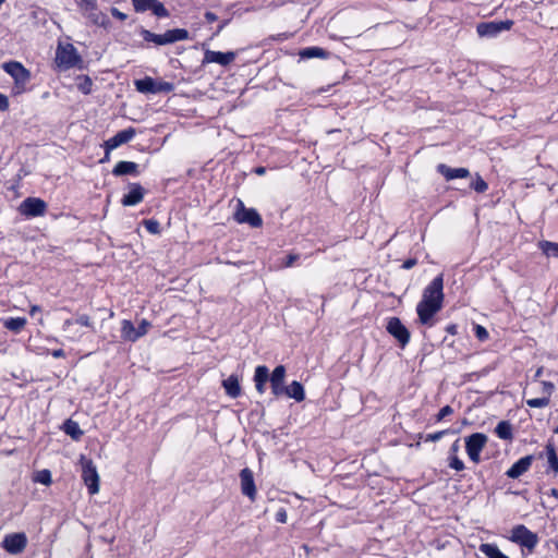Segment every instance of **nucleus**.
Here are the masks:
<instances>
[{"label": "nucleus", "instance_id": "obj_16", "mask_svg": "<svg viewBox=\"0 0 558 558\" xmlns=\"http://www.w3.org/2000/svg\"><path fill=\"white\" fill-rule=\"evenodd\" d=\"M286 367L283 365H278L275 367L272 373L270 374V387L271 392L275 397H280L283 395V391L286 390L287 386H284V378H286Z\"/></svg>", "mask_w": 558, "mask_h": 558}, {"label": "nucleus", "instance_id": "obj_28", "mask_svg": "<svg viewBox=\"0 0 558 558\" xmlns=\"http://www.w3.org/2000/svg\"><path fill=\"white\" fill-rule=\"evenodd\" d=\"M495 434L502 440H512V425L509 421H500L495 427Z\"/></svg>", "mask_w": 558, "mask_h": 558}, {"label": "nucleus", "instance_id": "obj_4", "mask_svg": "<svg viewBox=\"0 0 558 558\" xmlns=\"http://www.w3.org/2000/svg\"><path fill=\"white\" fill-rule=\"evenodd\" d=\"M2 69L13 78L15 93L24 92L25 85L31 80V72L19 61L4 62Z\"/></svg>", "mask_w": 558, "mask_h": 558}, {"label": "nucleus", "instance_id": "obj_40", "mask_svg": "<svg viewBox=\"0 0 558 558\" xmlns=\"http://www.w3.org/2000/svg\"><path fill=\"white\" fill-rule=\"evenodd\" d=\"M448 465L456 471H463L465 469L464 462L454 454L448 457Z\"/></svg>", "mask_w": 558, "mask_h": 558}, {"label": "nucleus", "instance_id": "obj_33", "mask_svg": "<svg viewBox=\"0 0 558 558\" xmlns=\"http://www.w3.org/2000/svg\"><path fill=\"white\" fill-rule=\"evenodd\" d=\"M270 379L269 369L266 365H258L254 372V383H267Z\"/></svg>", "mask_w": 558, "mask_h": 558}, {"label": "nucleus", "instance_id": "obj_48", "mask_svg": "<svg viewBox=\"0 0 558 558\" xmlns=\"http://www.w3.org/2000/svg\"><path fill=\"white\" fill-rule=\"evenodd\" d=\"M276 521L279 522V523H286L287 522V519H288V514H287V510L284 508H280L277 512H276Z\"/></svg>", "mask_w": 558, "mask_h": 558}, {"label": "nucleus", "instance_id": "obj_35", "mask_svg": "<svg viewBox=\"0 0 558 558\" xmlns=\"http://www.w3.org/2000/svg\"><path fill=\"white\" fill-rule=\"evenodd\" d=\"M34 481L36 483H40L43 485H47L48 486L52 482V480H51V472L49 470H47V469L38 471L35 474Z\"/></svg>", "mask_w": 558, "mask_h": 558}, {"label": "nucleus", "instance_id": "obj_15", "mask_svg": "<svg viewBox=\"0 0 558 558\" xmlns=\"http://www.w3.org/2000/svg\"><path fill=\"white\" fill-rule=\"evenodd\" d=\"M129 192L123 195L121 204L123 206H135L140 204L145 196V189L140 183H129Z\"/></svg>", "mask_w": 558, "mask_h": 558}, {"label": "nucleus", "instance_id": "obj_63", "mask_svg": "<svg viewBox=\"0 0 558 558\" xmlns=\"http://www.w3.org/2000/svg\"><path fill=\"white\" fill-rule=\"evenodd\" d=\"M555 250L557 251V255H558V244H555Z\"/></svg>", "mask_w": 558, "mask_h": 558}, {"label": "nucleus", "instance_id": "obj_14", "mask_svg": "<svg viewBox=\"0 0 558 558\" xmlns=\"http://www.w3.org/2000/svg\"><path fill=\"white\" fill-rule=\"evenodd\" d=\"M136 134L134 128H128L119 131L114 136L105 142L106 157L110 155L112 149H116L122 144L130 142Z\"/></svg>", "mask_w": 558, "mask_h": 558}, {"label": "nucleus", "instance_id": "obj_46", "mask_svg": "<svg viewBox=\"0 0 558 558\" xmlns=\"http://www.w3.org/2000/svg\"><path fill=\"white\" fill-rule=\"evenodd\" d=\"M474 330H475V336L480 341H485L486 339H488V331L486 330L485 327H483L481 325H476Z\"/></svg>", "mask_w": 558, "mask_h": 558}, {"label": "nucleus", "instance_id": "obj_41", "mask_svg": "<svg viewBox=\"0 0 558 558\" xmlns=\"http://www.w3.org/2000/svg\"><path fill=\"white\" fill-rule=\"evenodd\" d=\"M136 12H145L150 9L154 0H132Z\"/></svg>", "mask_w": 558, "mask_h": 558}, {"label": "nucleus", "instance_id": "obj_25", "mask_svg": "<svg viewBox=\"0 0 558 558\" xmlns=\"http://www.w3.org/2000/svg\"><path fill=\"white\" fill-rule=\"evenodd\" d=\"M62 429L68 436H70L75 441L80 440L84 435V432L80 428L78 423L71 418H68L63 423Z\"/></svg>", "mask_w": 558, "mask_h": 558}, {"label": "nucleus", "instance_id": "obj_45", "mask_svg": "<svg viewBox=\"0 0 558 558\" xmlns=\"http://www.w3.org/2000/svg\"><path fill=\"white\" fill-rule=\"evenodd\" d=\"M453 413V409L450 407V405H445L442 407L439 412L437 413L436 415V421L437 422H440L442 421L446 416H449Z\"/></svg>", "mask_w": 558, "mask_h": 558}, {"label": "nucleus", "instance_id": "obj_37", "mask_svg": "<svg viewBox=\"0 0 558 558\" xmlns=\"http://www.w3.org/2000/svg\"><path fill=\"white\" fill-rule=\"evenodd\" d=\"M81 78H82V82L78 83V85H77L78 89L84 95L90 94L92 93V86H93L92 78L88 75H83Z\"/></svg>", "mask_w": 558, "mask_h": 558}, {"label": "nucleus", "instance_id": "obj_9", "mask_svg": "<svg viewBox=\"0 0 558 558\" xmlns=\"http://www.w3.org/2000/svg\"><path fill=\"white\" fill-rule=\"evenodd\" d=\"M487 436L483 433H474L465 438V450L474 463L481 461V452L487 444Z\"/></svg>", "mask_w": 558, "mask_h": 558}, {"label": "nucleus", "instance_id": "obj_34", "mask_svg": "<svg viewBox=\"0 0 558 558\" xmlns=\"http://www.w3.org/2000/svg\"><path fill=\"white\" fill-rule=\"evenodd\" d=\"M470 187L477 193H484L487 191L488 184L485 182V180L478 173H476V177L471 182Z\"/></svg>", "mask_w": 558, "mask_h": 558}, {"label": "nucleus", "instance_id": "obj_30", "mask_svg": "<svg viewBox=\"0 0 558 558\" xmlns=\"http://www.w3.org/2000/svg\"><path fill=\"white\" fill-rule=\"evenodd\" d=\"M25 317H9L3 319V326L15 333H19L26 325Z\"/></svg>", "mask_w": 558, "mask_h": 558}, {"label": "nucleus", "instance_id": "obj_11", "mask_svg": "<svg viewBox=\"0 0 558 558\" xmlns=\"http://www.w3.org/2000/svg\"><path fill=\"white\" fill-rule=\"evenodd\" d=\"M234 220L239 223H247L252 228L263 226V219L258 211L255 208H246L241 199L238 201Z\"/></svg>", "mask_w": 558, "mask_h": 558}, {"label": "nucleus", "instance_id": "obj_47", "mask_svg": "<svg viewBox=\"0 0 558 558\" xmlns=\"http://www.w3.org/2000/svg\"><path fill=\"white\" fill-rule=\"evenodd\" d=\"M299 258H300L299 254L290 253V254L287 255V257H286V259H284L282 265L284 267H291Z\"/></svg>", "mask_w": 558, "mask_h": 558}, {"label": "nucleus", "instance_id": "obj_31", "mask_svg": "<svg viewBox=\"0 0 558 558\" xmlns=\"http://www.w3.org/2000/svg\"><path fill=\"white\" fill-rule=\"evenodd\" d=\"M480 551L483 553L488 558H509L495 544H482L480 546Z\"/></svg>", "mask_w": 558, "mask_h": 558}, {"label": "nucleus", "instance_id": "obj_7", "mask_svg": "<svg viewBox=\"0 0 558 558\" xmlns=\"http://www.w3.org/2000/svg\"><path fill=\"white\" fill-rule=\"evenodd\" d=\"M82 478L87 486L88 493L95 495L99 492V475L92 459L81 457Z\"/></svg>", "mask_w": 558, "mask_h": 558}, {"label": "nucleus", "instance_id": "obj_5", "mask_svg": "<svg viewBox=\"0 0 558 558\" xmlns=\"http://www.w3.org/2000/svg\"><path fill=\"white\" fill-rule=\"evenodd\" d=\"M510 541L527 548L532 553L538 544V536L536 533L530 531L525 525L518 524L511 530Z\"/></svg>", "mask_w": 558, "mask_h": 558}, {"label": "nucleus", "instance_id": "obj_8", "mask_svg": "<svg viewBox=\"0 0 558 558\" xmlns=\"http://www.w3.org/2000/svg\"><path fill=\"white\" fill-rule=\"evenodd\" d=\"M512 26V20L482 22L477 24L476 32L480 37L493 38L505 31H509Z\"/></svg>", "mask_w": 558, "mask_h": 558}, {"label": "nucleus", "instance_id": "obj_39", "mask_svg": "<svg viewBox=\"0 0 558 558\" xmlns=\"http://www.w3.org/2000/svg\"><path fill=\"white\" fill-rule=\"evenodd\" d=\"M146 230L151 234L160 233V223L156 219H146L143 221Z\"/></svg>", "mask_w": 558, "mask_h": 558}, {"label": "nucleus", "instance_id": "obj_61", "mask_svg": "<svg viewBox=\"0 0 558 558\" xmlns=\"http://www.w3.org/2000/svg\"><path fill=\"white\" fill-rule=\"evenodd\" d=\"M107 160H109V156H108V157H106V156H105L100 161H101V162H105V161H107Z\"/></svg>", "mask_w": 558, "mask_h": 558}, {"label": "nucleus", "instance_id": "obj_19", "mask_svg": "<svg viewBox=\"0 0 558 558\" xmlns=\"http://www.w3.org/2000/svg\"><path fill=\"white\" fill-rule=\"evenodd\" d=\"M533 454L520 458L506 471V475L509 478H519L521 475L529 471L533 463Z\"/></svg>", "mask_w": 558, "mask_h": 558}, {"label": "nucleus", "instance_id": "obj_22", "mask_svg": "<svg viewBox=\"0 0 558 558\" xmlns=\"http://www.w3.org/2000/svg\"><path fill=\"white\" fill-rule=\"evenodd\" d=\"M112 174L114 177H123V175H138V165L133 161H119L114 168L112 169Z\"/></svg>", "mask_w": 558, "mask_h": 558}, {"label": "nucleus", "instance_id": "obj_24", "mask_svg": "<svg viewBox=\"0 0 558 558\" xmlns=\"http://www.w3.org/2000/svg\"><path fill=\"white\" fill-rule=\"evenodd\" d=\"M283 395L294 399L296 402H302L305 399L304 387L298 380H293L289 386H287Z\"/></svg>", "mask_w": 558, "mask_h": 558}, {"label": "nucleus", "instance_id": "obj_29", "mask_svg": "<svg viewBox=\"0 0 558 558\" xmlns=\"http://www.w3.org/2000/svg\"><path fill=\"white\" fill-rule=\"evenodd\" d=\"M74 323L94 329V325L90 322L89 316L85 315V314H80V315L76 316L75 320H73L71 318L65 319L63 325H62V330L65 331V332L69 331Z\"/></svg>", "mask_w": 558, "mask_h": 558}, {"label": "nucleus", "instance_id": "obj_13", "mask_svg": "<svg viewBox=\"0 0 558 558\" xmlns=\"http://www.w3.org/2000/svg\"><path fill=\"white\" fill-rule=\"evenodd\" d=\"M19 210L26 217H39L46 213L47 204L41 198L27 197L21 203Z\"/></svg>", "mask_w": 558, "mask_h": 558}, {"label": "nucleus", "instance_id": "obj_49", "mask_svg": "<svg viewBox=\"0 0 558 558\" xmlns=\"http://www.w3.org/2000/svg\"><path fill=\"white\" fill-rule=\"evenodd\" d=\"M543 392L547 393V397L551 395L555 389V386L550 381H542Z\"/></svg>", "mask_w": 558, "mask_h": 558}, {"label": "nucleus", "instance_id": "obj_38", "mask_svg": "<svg viewBox=\"0 0 558 558\" xmlns=\"http://www.w3.org/2000/svg\"><path fill=\"white\" fill-rule=\"evenodd\" d=\"M550 400L549 397H543V398H533L526 400V404L530 408H545L549 404Z\"/></svg>", "mask_w": 558, "mask_h": 558}, {"label": "nucleus", "instance_id": "obj_51", "mask_svg": "<svg viewBox=\"0 0 558 558\" xmlns=\"http://www.w3.org/2000/svg\"><path fill=\"white\" fill-rule=\"evenodd\" d=\"M111 14H112V16H114L116 19H118L120 21H124L128 17V15L125 13L119 11L117 8H111Z\"/></svg>", "mask_w": 558, "mask_h": 558}, {"label": "nucleus", "instance_id": "obj_44", "mask_svg": "<svg viewBox=\"0 0 558 558\" xmlns=\"http://www.w3.org/2000/svg\"><path fill=\"white\" fill-rule=\"evenodd\" d=\"M150 327V323L147 319H142L138 327L136 328L137 340L145 336L148 332V328Z\"/></svg>", "mask_w": 558, "mask_h": 558}, {"label": "nucleus", "instance_id": "obj_1", "mask_svg": "<svg viewBox=\"0 0 558 558\" xmlns=\"http://www.w3.org/2000/svg\"><path fill=\"white\" fill-rule=\"evenodd\" d=\"M444 296V275L439 274L423 290L422 300L417 303L416 313L422 325H433V317L442 307Z\"/></svg>", "mask_w": 558, "mask_h": 558}, {"label": "nucleus", "instance_id": "obj_23", "mask_svg": "<svg viewBox=\"0 0 558 558\" xmlns=\"http://www.w3.org/2000/svg\"><path fill=\"white\" fill-rule=\"evenodd\" d=\"M222 387L226 390V393L230 398H238L241 395V386L238 375H230L227 379L222 381Z\"/></svg>", "mask_w": 558, "mask_h": 558}, {"label": "nucleus", "instance_id": "obj_50", "mask_svg": "<svg viewBox=\"0 0 558 558\" xmlns=\"http://www.w3.org/2000/svg\"><path fill=\"white\" fill-rule=\"evenodd\" d=\"M10 107L9 99L4 94H0V111H7Z\"/></svg>", "mask_w": 558, "mask_h": 558}, {"label": "nucleus", "instance_id": "obj_2", "mask_svg": "<svg viewBox=\"0 0 558 558\" xmlns=\"http://www.w3.org/2000/svg\"><path fill=\"white\" fill-rule=\"evenodd\" d=\"M58 68L62 71H66L73 68L80 70L84 69V61L77 49L72 44H59L56 50L54 59Z\"/></svg>", "mask_w": 558, "mask_h": 558}, {"label": "nucleus", "instance_id": "obj_3", "mask_svg": "<svg viewBox=\"0 0 558 558\" xmlns=\"http://www.w3.org/2000/svg\"><path fill=\"white\" fill-rule=\"evenodd\" d=\"M141 35L145 41L154 43L158 46L169 45L189 38V32L185 28H173L165 34H155L148 29L142 28Z\"/></svg>", "mask_w": 558, "mask_h": 558}, {"label": "nucleus", "instance_id": "obj_56", "mask_svg": "<svg viewBox=\"0 0 558 558\" xmlns=\"http://www.w3.org/2000/svg\"><path fill=\"white\" fill-rule=\"evenodd\" d=\"M229 22H230V20H225V21H222V22L218 25V27H217L216 32L214 33V36H217L218 34H220V32H221V31H222V29L228 25V23H229Z\"/></svg>", "mask_w": 558, "mask_h": 558}, {"label": "nucleus", "instance_id": "obj_43", "mask_svg": "<svg viewBox=\"0 0 558 558\" xmlns=\"http://www.w3.org/2000/svg\"><path fill=\"white\" fill-rule=\"evenodd\" d=\"M80 9L85 13L88 10H94L97 7V0H78Z\"/></svg>", "mask_w": 558, "mask_h": 558}, {"label": "nucleus", "instance_id": "obj_26", "mask_svg": "<svg viewBox=\"0 0 558 558\" xmlns=\"http://www.w3.org/2000/svg\"><path fill=\"white\" fill-rule=\"evenodd\" d=\"M84 14L95 25L106 27L109 24V17L101 11H98L97 7L94 10L86 11Z\"/></svg>", "mask_w": 558, "mask_h": 558}, {"label": "nucleus", "instance_id": "obj_12", "mask_svg": "<svg viewBox=\"0 0 558 558\" xmlns=\"http://www.w3.org/2000/svg\"><path fill=\"white\" fill-rule=\"evenodd\" d=\"M386 330L389 335H391L398 342L401 348H404L410 342V331L402 324L401 319L398 317H390L386 325Z\"/></svg>", "mask_w": 558, "mask_h": 558}, {"label": "nucleus", "instance_id": "obj_42", "mask_svg": "<svg viewBox=\"0 0 558 558\" xmlns=\"http://www.w3.org/2000/svg\"><path fill=\"white\" fill-rule=\"evenodd\" d=\"M449 433H451L450 429H444V430H439L436 433L427 434L422 438L424 439L425 442L438 441L439 439H441L445 435H447Z\"/></svg>", "mask_w": 558, "mask_h": 558}, {"label": "nucleus", "instance_id": "obj_60", "mask_svg": "<svg viewBox=\"0 0 558 558\" xmlns=\"http://www.w3.org/2000/svg\"><path fill=\"white\" fill-rule=\"evenodd\" d=\"M548 495L550 497H554L556 500H558V489L557 488H551L549 492H548Z\"/></svg>", "mask_w": 558, "mask_h": 558}, {"label": "nucleus", "instance_id": "obj_36", "mask_svg": "<svg viewBox=\"0 0 558 558\" xmlns=\"http://www.w3.org/2000/svg\"><path fill=\"white\" fill-rule=\"evenodd\" d=\"M153 11V13L158 16V17H168L169 16V11L165 8V5L157 1V0H154L150 9Z\"/></svg>", "mask_w": 558, "mask_h": 558}, {"label": "nucleus", "instance_id": "obj_27", "mask_svg": "<svg viewBox=\"0 0 558 558\" xmlns=\"http://www.w3.org/2000/svg\"><path fill=\"white\" fill-rule=\"evenodd\" d=\"M121 338L125 341L135 342L137 341V332L131 320H122L121 326Z\"/></svg>", "mask_w": 558, "mask_h": 558}, {"label": "nucleus", "instance_id": "obj_54", "mask_svg": "<svg viewBox=\"0 0 558 558\" xmlns=\"http://www.w3.org/2000/svg\"><path fill=\"white\" fill-rule=\"evenodd\" d=\"M459 448H460V445H459V439H457L450 447L449 449V456L450 454H454L457 456V452L459 451Z\"/></svg>", "mask_w": 558, "mask_h": 558}, {"label": "nucleus", "instance_id": "obj_10", "mask_svg": "<svg viewBox=\"0 0 558 558\" xmlns=\"http://www.w3.org/2000/svg\"><path fill=\"white\" fill-rule=\"evenodd\" d=\"M27 543L24 532L10 533L3 537L1 547L10 555H20L25 550Z\"/></svg>", "mask_w": 558, "mask_h": 558}, {"label": "nucleus", "instance_id": "obj_59", "mask_svg": "<svg viewBox=\"0 0 558 558\" xmlns=\"http://www.w3.org/2000/svg\"><path fill=\"white\" fill-rule=\"evenodd\" d=\"M254 173H256L257 175H264L267 171V168L266 167H263V166H259V167H256L254 168Z\"/></svg>", "mask_w": 558, "mask_h": 558}, {"label": "nucleus", "instance_id": "obj_6", "mask_svg": "<svg viewBox=\"0 0 558 558\" xmlns=\"http://www.w3.org/2000/svg\"><path fill=\"white\" fill-rule=\"evenodd\" d=\"M137 92L143 94H159V93H171L174 89V85L170 82L156 81L150 76L136 80L134 82Z\"/></svg>", "mask_w": 558, "mask_h": 558}, {"label": "nucleus", "instance_id": "obj_21", "mask_svg": "<svg viewBox=\"0 0 558 558\" xmlns=\"http://www.w3.org/2000/svg\"><path fill=\"white\" fill-rule=\"evenodd\" d=\"M437 171L444 175L447 181L458 178H468L470 175V171L466 168H451L445 163H439Z\"/></svg>", "mask_w": 558, "mask_h": 558}, {"label": "nucleus", "instance_id": "obj_53", "mask_svg": "<svg viewBox=\"0 0 558 558\" xmlns=\"http://www.w3.org/2000/svg\"><path fill=\"white\" fill-rule=\"evenodd\" d=\"M204 16L208 23H214L218 20V16L211 11H206Z\"/></svg>", "mask_w": 558, "mask_h": 558}, {"label": "nucleus", "instance_id": "obj_62", "mask_svg": "<svg viewBox=\"0 0 558 558\" xmlns=\"http://www.w3.org/2000/svg\"><path fill=\"white\" fill-rule=\"evenodd\" d=\"M554 433L558 434V425L554 428Z\"/></svg>", "mask_w": 558, "mask_h": 558}, {"label": "nucleus", "instance_id": "obj_57", "mask_svg": "<svg viewBox=\"0 0 558 558\" xmlns=\"http://www.w3.org/2000/svg\"><path fill=\"white\" fill-rule=\"evenodd\" d=\"M51 355L56 359H60L65 356V352L62 349H57L51 352Z\"/></svg>", "mask_w": 558, "mask_h": 558}, {"label": "nucleus", "instance_id": "obj_17", "mask_svg": "<svg viewBox=\"0 0 558 558\" xmlns=\"http://www.w3.org/2000/svg\"><path fill=\"white\" fill-rule=\"evenodd\" d=\"M236 54L233 51H214V50H206L204 53L203 64L206 63H218L222 66L229 65L234 59Z\"/></svg>", "mask_w": 558, "mask_h": 558}, {"label": "nucleus", "instance_id": "obj_20", "mask_svg": "<svg viewBox=\"0 0 558 558\" xmlns=\"http://www.w3.org/2000/svg\"><path fill=\"white\" fill-rule=\"evenodd\" d=\"M545 454L548 463L547 472L551 471L555 475H558V456L555 444L551 440H548L545 446ZM543 457L544 452H541L538 458L542 459Z\"/></svg>", "mask_w": 558, "mask_h": 558}, {"label": "nucleus", "instance_id": "obj_58", "mask_svg": "<svg viewBox=\"0 0 558 558\" xmlns=\"http://www.w3.org/2000/svg\"><path fill=\"white\" fill-rule=\"evenodd\" d=\"M255 388L257 390L258 393L263 395L265 392V389H266V384L265 383H255Z\"/></svg>", "mask_w": 558, "mask_h": 558}, {"label": "nucleus", "instance_id": "obj_32", "mask_svg": "<svg viewBox=\"0 0 558 558\" xmlns=\"http://www.w3.org/2000/svg\"><path fill=\"white\" fill-rule=\"evenodd\" d=\"M327 54H328V52L325 49L319 48V47H308V48L303 49L300 52V56L305 59L325 58Z\"/></svg>", "mask_w": 558, "mask_h": 558}, {"label": "nucleus", "instance_id": "obj_52", "mask_svg": "<svg viewBox=\"0 0 558 558\" xmlns=\"http://www.w3.org/2000/svg\"><path fill=\"white\" fill-rule=\"evenodd\" d=\"M416 264H417V259L416 258H409V259L403 262L401 267L403 269L409 270V269L413 268Z\"/></svg>", "mask_w": 558, "mask_h": 558}, {"label": "nucleus", "instance_id": "obj_18", "mask_svg": "<svg viewBox=\"0 0 558 558\" xmlns=\"http://www.w3.org/2000/svg\"><path fill=\"white\" fill-rule=\"evenodd\" d=\"M240 480L242 494L251 500H254L256 496V486L253 472L248 468H244L240 472Z\"/></svg>", "mask_w": 558, "mask_h": 558}, {"label": "nucleus", "instance_id": "obj_55", "mask_svg": "<svg viewBox=\"0 0 558 558\" xmlns=\"http://www.w3.org/2000/svg\"><path fill=\"white\" fill-rule=\"evenodd\" d=\"M446 331L452 336L457 335L458 333V326L456 324H449L447 327H446Z\"/></svg>", "mask_w": 558, "mask_h": 558}]
</instances>
